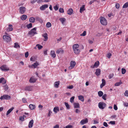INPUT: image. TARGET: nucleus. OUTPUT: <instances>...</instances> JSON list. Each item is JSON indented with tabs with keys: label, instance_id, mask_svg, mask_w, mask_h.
Here are the masks:
<instances>
[{
	"label": "nucleus",
	"instance_id": "obj_1",
	"mask_svg": "<svg viewBox=\"0 0 128 128\" xmlns=\"http://www.w3.org/2000/svg\"><path fill=\"white\" fill-rule=\"evenodd\" d=\"M72 48L74 53L76 54H79L80 52L79 45L78 44H74L72 46Z\"/></svg>",
	"mask_w": 128,
	"mask_h": 128
},
{
	"label": "nucleus",
	"instance_id": "obj_2",
	"mask_svg": "<svg viewBox=\"0 0 128 128\" xmlns=\"http://www.w3.org/2000/svg\"><path fill=\"white\" fill-rule=\"evenodd\" d=\"M36 28H34L31 30L28 33V34L31 36H33L35 34H36Z\"/></svg>",
	"mask_w": 128,
	"mask_h": 128
},
{
	"label": "nucleus",
	"instance_id": "obj_3",
	"mask_svg": "<svg viewBox=\"0 0 128 128\" xmlns=\"http://www.w3.org/2000/svg\"><path fill=\"white\" fill-rule=\"evenodd\" d=\"M100 22L101 24L103 25H106L107 22L106 19L104 18L101 16L100 18Z\"/></svg>",
	"mask_w": 128,
	"mask_h": 128
},
{
	"label": "nucleus",
	"instance_id": "obj_4",
	"mask_svg": "<svg viewBox=\"0 0 128 128\" xmlns=\"http://www.w3.org/2000/svg\"><path fill=\"white\" fill-rule=\"evenodd\" d=\"M106 104L103 102H100L98 103V106L101 109H104L106 106Z\"/></svg>",
	"mask_w": 128,
	"mask_h": 128
},
{
	"label": "nucleus",
	"instance_id": "obj_5",
	"mask_svg": "<svg viewBox=\"0 0 128 128\" xmlns=\"http://www.w3.org/2000/svg\"><path fill=\"white\" fill-rule=\"evenodd\" d=\"M0 69L4 71H6L10 70L9 68L5 65L2 66L0 67Z\"/></svg>",
	"mask_w": 128,
	"mask_h": 128
},
{
	"label": "nucleus",
	"instance_id": "obj_6",
	"mask_svg": "<svg viewBox=\"0 0 128 128\" xmlns=\"http://www.w3.org/2000/svg\"><path fill=\"white\" fill-rule=\"evenodd\" d=\"M3 38L4 41L7 42H9L11 40L10 37L8 36L4 35L3 36Z\"/></svg>",
	"mask_w": 128,
	"mask_h": 128
},
{
	"label": "nucleus",
	"instance_id": "obj_7",
	"mask_svg": "<svg viewBox=\"0 0 128 128\" xmlns=\"http://www.w3.org/2000/svg\"><path fill=\"white\" fill-rule=\"evenodd\" d=\"M10 98V96L8 95L4 94L0 98V99L1 100H8Z\"/></svg>",
	"mask_w": 128,
	"mask_h": 128
},
{
	"label": "nucleus",
	"instance_id": "obj_8",
	"mask_svg": "<svg viewBox=\"0 0 128 128\" xmlns=\"http://www.w3.org/2000/svg\"><path fill=\"white\" fill-rule=\"evenodd\" d=\"M76 62L74 61H71L70 62V66L69 67L70 69H72L75 66Z\"/></svg>",
	"mask_w": 128,
	"mask_h": 128
},
{
	"label": "nucleus",
	"instance_id": "obj_9",
	"mask_svg": "<svg viewBox=\"0 0 128 128\" xmlns=\"http://www.w3.org/2000/svg\"><path fill=\"white\" fill-rule=\"evenodd\" d=\"M13 26L11 24H9L8 27L6 28L7 32H9L12 31L13 30Z\"/></svg>",
	"mask_w": 128,
	"mask_h": 128
},
{
	"label": "nucleus",
	"instance_id": "obj_10",
	"mask_svg": "<svg viewBox=\"0 0 128 128\" xmlns=\"http://www.w3.org/2000/svg\"><path fill=\"white\" fill-rule=\"evenodd\" d=\"M20 12L21 14H24L26 11V8L24 6H22L19 8Z\"/></svg>",
	"mask_w": 128,
	"mask_h": 128
},
{
	"label": "nucleus",
	"instance_id": "obj_11",
	"mask_svg": "<svg viewBox=\"0 0 128 128\" xmlns=\"http://www.w3.org/2000/svg\"><path fill=\"white\" fill-rule=\"evenodd\" d=\"M32 90L33 86H26L24 88V90L26 91H31Z\"/></svg>",
	"mask_w": 128,
	"mask_h": 128
},
{
	"label": "nucleus",
	"instance_id": "obj_12",
	"mask_svg": "<svg viewBox=\"0 0 128 128\" xmlns=\"http://www.w3.org/2000/svg\"><path fill=\"white\" fill-rule=\"evenodd\" d=\"M64 51L63 49L62 48H59L57 50L56 53L57 54H62L64 53Z\"/></svg>",
	"mask_w": 128,
	"mask_h": 128
},
{
	"label": "nucleus",
	"instance_id": "obj_13",
	"mask_svg": "<svg viewBox=\"0 0 128 128\" xmlns=\"http://www.w3.org/2000/svg\"><path fill=\"white\" fill-rule=\"evenodd\" d=\"M88 122V120L87 118L85 119L82 120L80 122V124L82 125H83Z\"/></svg>",
	"mask_w": 128,
	"mask_h": 128
},
{
	"label": "nucleus",
	"instance_id": "obj_14",
	"mask_svg": "<svg viewBox=\"0 0 128 128\" xmlns=\"http://www.w3.org/2000/svg\"><path fill=\"white\" fill-rule=\"evenodd\" d=\"M48 5L47 4H45L42 5L40 7V9L42 10H45L46 8H48Z\"/></svg>",
	"mask_w": 128,
	"mask_h": 128
},
{
	"label": "nucleus",
	"instance_id": "obj_15",
	"mask_svg": "<svg viewBox=\"0 0 128 128\" xmlns=\"http://www.w3.org/2000/svg\"><path fill=\"white\" fill-rule=\"evenodd\" d=\"M37 80L34 76H32L30 78L29 82L30 83H34Z\"/></svg>",
	"mask_w": 128,
	"mask_h": 128
},
{
	"label": "nucleus",
	"instance_id": "obj_16",
	"mask_svg": "<svg viewBox=\"0 0 128 128\" xmlns=\"http://www.w3.org/2000/svg\"><path fill=\"white\" fill-rule=\"evenodd\" d=\"M42 36L44 38V41H46L48 40V34L47 33H46L42 34Z\"/></svg>",
	"mask_w": 128,
	"mask_h": 128
},
{
	"label": "nucleus",
	"instance_id": "obj_17",
	"mask_svg": "<svg viewBox=\"0 0 128 128\" xmlns=\"http://www.w3.org/2000/svg\"><path fill=\"white\" fill-rule=\"evenodd\" d=\"M34 122V120L32 119L29 122L28 125V127L29 128H32L33 126Z\"/></svg>",
	"mask_w": 128,
	"mask_h": 128
},
{
	"label": "nucleus",
	"instance_id": "obj_18",
	"mask_svg": "<svg viewBox=\"0 0 128 128\" xmlns=\"http://www.w3.org/2000/svg\"><path fill=\"white\" fill-rule=\"evenodd\" d=\"M6 80L3 78L2 77L0 78V83H2L3 84H4L6 83Z\"/></svg>",
	"mask_w": 128,
	"mask_h": 128
},
{
	"label": "nucleus",
	"instance_id": "obj_19",
	"mask_svg": "<svg viewBox=\"0 0 128 128\" xmlns=\"http://www.w3.org/2000/svg\"><path fill=\"white\" fill-rule=\"evenodd\" d=\"M101 73V70L100 69H97L96 70V72H95V74L97 76H99Z\"/></svg>",
	"mask_w": 128,
	"mask_h": 128
},
{
	"label": "nucleus",
	"instance_id": "obj_20",
	"mask_svg": "<svg viewBox=\"0 0 128 128\" xmlns=\"http://www.w3.org/2000/svg\"><path fill=\"white\" fill-rule=\"evenodd\" d=\"M102 83L100 84V87L101 88H102L106 84V81L104 79H102Z\"/></svg>",
	"mask_w": 128,
	"mask_h": 128
},
{
	"label": "nucleus",
	"instance_id": "obj_21",
	"mask_svg": "<svg viewBox=\"0 0 128 128\" xmlns=\"http://www.w3.org/2000/svg\"><path fill=\"white\" fill-rule=\"evenodd\" d=\"M60 84V81H56V82L54 84V86L56 88H58L59 87V85Z\"/></svg>",
	"mask_w": 128,
	"mask_h": 128
},
{
	"label": "nucleus",
	"instance_id": "obj_22",
	"mask_svg": "<svg viewBox=\"0 0 128 128\" xmlns=\"http://www.w3.org/2000/svg\"><path fill=\"white\" fill-rule=\"evenodd\" d=\"M29 107L31 110H34L36 108V106L35 105L30 104L29 106Z\"/></svg>",
	"mask_w": 128,
	"mask_h": 128
},
{
	"label": "nucleus",
	"instance_id": "obj_23",
	"mask_svg": "<svg viewBox=\"0 0 128 128\" xmlns=\"http://www.w3.org/2000/svg\"><path fill=\"white\" fill-rule=\"evenodd\" d=\"M53 110L55 113H56L59 110V108L58 106L55 107L54 108Z\"/></svg>",
	"mask_w": 128,
	"mask_h": 128
},
{
	"label": "nucleus",
	"instance_id": "obj_24",
	"mask_svg": "<svg viewBox=\"0 0 128 128\" xmlns=\"http://www.w3.org/2000/svg\"><path fill=\"white\" fill-rule=\"evenodd\" d=\"M85 10V6L84 5H83L80 8V13H82V12Z\"/></svg>",
	"mask_w": 128,
	"mask_h": 128
},
{
	"label": "nucleus",
	"instance_id": "obj_25",
	"mask_svg": "<svg viewBox=\"0 0 128 128\" xmlns=\"http://www.w3.org/2000/svg\"><path fill=\"white\" fill-rule=\"evenodd\" d=\"M36 20L37 21H38L41 23H42L43 22L41 18L38 17H37L36 18Z\"/></svg>",
	"mask_w": 128,
	"mask_h": 128
},
{
	"label": "nucleus",
	"instance_id": "obj_26",
	"mask_svg": "<svg viewBox=\"0 0 128 128\" xmlns=\"http://www.w3.org/2000/svg\"><path fill=\"white\" fill-rule=\"evenodd\" d=\"M14 108V107H12L10 108L7 112L6 115L8 116V115L13 110Z\"/></svg>",
	"mask_w": 128,
	"mask_h": 128
},
{
	"label": "nucleus",
	"instance_id": "obj_27",
	"mask_svg": "<svg viewBox=\"0 0 128 128\" xmlns=\"http://www.w3.org/2000/svg\"><path fill=\"white\" fill-rule=\"evenodd\" d=\"M73 105L75 108H79L80 107V104L78 103H74L73 104Z\"/></svg>",
	"mask_w": 128,
	"mask_h": 128
},
{
	"label": "nucleus",
	"instance_id": "obj_28",
	"mask_svg": "<svg viewBox=\"0 0 128 128\" xmlns=\"http://www.w3.org/2000/svg\"><path fill=\"white\" fill-rule=\"evenodd\" d=\"M50 54L52 57L54 58L56 57V54H55V52L54 50H51L50 52Z\"/></svg>",
	"mask_w": 128,
	"mask_h": 128
},
{
	"label": "nucleus",
	"instance_id": "obj_29",
	"mask_svg": "<svg viewBox=\"0 0 128 128\" xmlns=\"http://www.w3.org/2000/svg\"><path fill=\"white\" fill-rule=\"evenodd\" d=\"M67 12L68 14L71 15L73 12V10L72 8H70L68 10Z\"/></svg>",
	"mask_w": 128,
	"mask_h": 128
},
{
	"label": "nucleus",
	"instance_id": "obj_30",
	"mask_svg": "<svg viewBox=\"0 0 128 128\" xmlns=\"http://www.w3.org/2000/svg\"><path fill=\"white\" fill-rule=\"evenodd\" d=\"M38 65H39V64L37 62H36L35 63L32 64V66H33V67L34 68H36Z\"/></svg>",
	"mask_w": 128,
	"mask_h": 128
},
{
	"label": "nucleus",
	"instance_id": "obj_31",
	"mask_svg": "<svg viewBox=\"0 0 128 128\" xmlns=\"http://www.w3.org/2000/svg\"><path fill=\"white\" fill-rule=\"evenodd\" d=\"M78 99L80 100L82 102H84V98L83 96L82 95L79 96H78Z\"/></svg>",
	"mask_w": 128,
	"mask_h": 128
},
{
	"label": "nucleus",
	"instance_id": "obj_32",
	"mask_svg": "<svg viewBox=\"0 0 128 128\" xmlns=\"http://www.w3.org/2000/svg\"><path fill=\"white\" fill-rule=\"evenodd\" d=\"M60 20L62 24H64V22L65 21L66 19L65 18H60Z\"/></svg>",
	"mask_w": 128,
	"mask_h": 128
},
{
	"label": "nucleus",
	"instance_id": "obj_33",
	"mask_svg": "<svg viewBox=\"0 0 128 128\" xmlns=\"http://www.w3.org/2000/svg\"><path fill=\"white\" fill-rule=\"evenodd\" d=\"M27 16L26 15H23L21 17V19L22 20H24L27 18Z\"/></svg>",
	"mask_w": 128,
	"mask_h": 128
},
{
	"label": "nucleus",
	"instance_id": "obj_34",
	"mask_svg": "<svg viewBox=\"0 0 128 128\" xmlns=\"http://www.w3.org/2000/svg\"><path fill=\"white\" fill-rule=\"evenodd\" d=\"M98 94L99 96L101 97L103 96V93L102 91H100L98 92Z\"/></svg>",
	"mask_w": 128,
	"mask_h": 128
},
{
	"label": "nucleus",
	"instance_id": "obj_35",
	"mask_svg": "<svg viewBox=\"0 0 128 128\" xmlns=\"http://www.w3.org/2000/svg\"><path fill=\"white\" fill-rule=\"evenodd\" d=\"M14 47L15 48H20V46L17 42H16L14 44Z\"/></svg>",
	"mask_w": 128,
	"mask_h": 128
},
{
	"label": "nucleus",
	"instance_id": "obj_36",
	"mask_svg": "<svg viewBox=\"0 0 128 128\" xmlns=\"http://www.w3.org/2000/svg\"><path fill=\"white\" fill-rule=\"evenodd\" d=\"M99 64V62L98 61L97 62H96L94 64V67H98Z\"/></svg>",
	"mask_w": 128,
	"mask_h": 128
},
{
	"label": "nucleus",
	"instance_id": "obj_37",
	"mask_svg": "<svg viewBox=\"0 0 128 128\" xmlns=\"http://www.w3.org/2000/svg\"><path fill=\"white\" fill-rule=\"evenodd\" d=\"M128 7V2H127L124 4L122 6V8H126Z\"/></svg>",
	"mask_w": 128,
	"mask_h": 128
},
{
	"label": "nucleus",
	"instance_id": "obj_38",
	"mask_svg": "<svg viewBox=\"0 0 128 128\" xmlns=\"http://www.w3.org/2000/svg\"><path fill=\"white\" fill-rule=\"evenodd\" d=\"M29 20L30 22H34L35 21V18L34 17H31L30 18Z\"/></svg>",
	"mask_w": 128,
	"mask_h": 128
},
{
	"label": "nucleus",
	"instance_id": "obj_39",
	"mask_svg": "<svg viewBox=\"0 0 128 128\" xmlns=\"http://www.w3.org/2000/svg\"><path fill=\"white\" fill-rule=\"evenodd\" d=\"M65 105L66 108L67 109H69L70 108V106L68 103L65 102L64 103Z\"/></svg>",
	"mask_w": 128,
	"mask_h": 128
},
{
	"label": "nucleus",
	"instance_id": "obj_40",
	"mask_svg": "<svg viewBox=\"0 0 128 128\" xmlns=\"http://www.w3.org/2000/svg\"><path fill=\"white\" fill-rule=\"evenodd\" d=\"M122 82L120 81L119 82H118L114 84L115 86H120L121 84H122Z\"/></svg>",
	"mask_w": 128,
	"mask_h": 128
},
{
	"label": "nucleus",
	"instance_id": "obj_41",
	"mask_svg": "<svg viewBox=\"0 0 128 128\" xmlns=\"http://www.w3.org/2000/svg\"><path fill=\"white\" fill-rule=\"evenodd\" d=\"M46 27L47 28H50L51 26V24L50 22H48L46 24Z\"/></svg>",
	"mask_w": 128,
	"mask_h": 128
},
{
	"label": "nucleus",
	"instance_id": "obj_42",
	"mask_svg": "<svg viewBox=\"0 0 128 128\" xmlns=\"http://www.w3.org/2000/svg\"><path fill=\"white\" fill-rule=\"evenodd\" d=\"M126 70L125 69L122 68V74H124L126 72Z\"/></svg>",
	"mask_w": 128,
	"mask_h": 128
},
{
	"label": "nucleus",
	"instance_id": "obj_43",
	"mask_svg": "<svg viewBox=\"0 0 128 128\" xmlns=\"http://www.w3.org/2000/svg\"><path fill=\"white\" fill-rule=\"evenodd\" d=\"M26 26L27 28L28 29L32 27V24L31 23H30L29 24H28L26 25Z\"/></svg>",
	"mask_w": 128,
	"mask_h": 128
},
{
	"label": "nucleus",
	"instance_id": "obj_44",
	"mask_svg": "<svg viewBox=\"0 0 128 128\" xmlns=\"http://www.w3.org/2000/svg\"><path fill=\"white\" fill-rule=\"evenodd\" d=\"M86 31H84L83 33L80 34V36H85L86 34Z\"/></svg>",
	"mask_w": 128,
	"mask_h": 128
},
{
	"label": "nucleus",
	"instance_id": "obj_45",
	"mask_svg": "<svg viewBox=\"0 0 128 128\" xmlns=\"http://www.w3.org/2000/svg\"><path fill=\"white\" fill-rule=\"evenodd\" d=\"M114 76V74H110L108 76L109 78L110 79L112 78L113 76Z\"/></svg>",
	"mask_w": 128,
	"mask_h": 128
},
{
	"label": "nucleus",
	"instance_id": "obj_46",
	"mask_svg": "<svg viewBox=\"0 0 128 128\" xmlns=\"http://www.w3.org/2000/svg\"><path fill=\"white\" fill-rule=\"evenodd\" d=\"M74 96H72L70 98V101L72 102V103L74 101Z\"/></svg>",
	"mask_w": 128,
	"mask_h": 128
},
{
	"label": "nucleus",
	"instance_id": "obj_47",
	"mask_svg": "<svg viewBox=\"0 0 128 128\" xmlns=\"http://www.w3.org/2000/svg\"><path fill=\"white\" fill-rule=\"evenodd\" d=\"M59 11L60 12L62 13L64 12V10L62 8H60L59 9Z\"/></svg>",
	"mask_w": 128,
	"mask_h": 128
},
{
	"label": "nucleus",
	"instance_id": "obj_48",
	"mask_svg": "<svg viewBox=\"0 0 128 128\" xmlns=\"http://www.w3.org/2000/svg\"><path fill=\"white\" fill-rule=\"evenodd\" d=\"M19 120L20 121L23 122L24 120V118L22 116H20L19 118Z\"/></svg>",
	"mask_w": 128,
	"mask_h": 128
},
{
	"label": "nucleus",
	"instance_id": "obj_49",
	"mask_svg": "<svg viewBox=\"0 0 128 128\" xmlns=\"http://www.w3.org/2000/svg\"><path fill=\"white\" fill-rule=\"evenodd\" d=\"M36 46L39 50L41 49L43 47L42 46L38 44H37Z\"/></svg>",
	"mask_w": 128,
	"mask_h": 128
},
{
	"label": "nucleus",
	"instance_id": "obj_50",
	"mask_svg": "<svg viewBox=\"0 0 128 128\" xmlns=\"http://www.w3.org/2000/svg\"><path fill=\"white\" fill-rule=\"evenodd\" d=\"M3 87L4 89L6 90H7L8 88V85H7L6 84Z\"/></svg>",
	"mask_w": 128,
	"mask_h": 128
},
{
	"label": "nucleus",
	"instance_id": "obj_51",
	"mask_svg": "<svg viewBox=\"0 0 128 128\" xmlns=\"http://www.w3.org/2000/svg\"><path fill=\"white\" fill-rule=\"evenodd\" d=\"M124 95L127 97H128V90H126L124 94Z\"/></svg>",
	"mask_w": 128,
	"mask_h": 128
},
{
	"label": "nucleus",
	"instance_id": "obj_52",
	"mask_svg": "<svg viewBox=\"0 0 128 128\" xmlns=\"http://www.w3.org/2000/svg\"><path fill=\"white\" fill-rule=\"evenodd\" d=\"M54 8L55 10H57L58 9V6L57 5H56L54 7Z\"/></svg>",
	"mask_w": 128,
	"mask_h": 128
},
{
	"label": "nucleus",
	"instance_id": "obj_53",
	"mask_svg": "<svg viewBox=\"0 0 128 128\" xmlns=\"http://www.w3.org/2000/svg\"><path fill=\"white\" fill-rule=\"evenodd\" d=\"M22 100L23 103H26L27 102L26 99L25 98H23Z\"/></svg>",
	"mask_w": 128,
	"mask_h": 128
},
{
	"label": "nucleus",
	"instance_id": "obj_54",
	"mask_svg": "<svg viewBox=\"0 0 128 128\" xmlns=\"http://www.w3.org/2000/svg\"><path fill=\"white\" fill-rule=\"evenodd\" d=\"M64 128H73V126L72 125H68L66 126Z\"/></svg>",
	"mask_w": 128,
	"mask_h": 128
},
{
	"label": "nucleus",
	"instance_id": "obj_55",
	"mask_svg": "<svg viewBox=\"0 0 128 128\" xmlns=\"http://www.w3.org/2000/svg\"><path fill=\"white\" fill-rule=\"evenodd\" d=\"M111 56L112 54L110 53H109L107 54V57L109 59L110 58V56Z\"/></svg>",
	"mask_w": 128,
	"mask_h": 128
},
{
	"label": "nucleus",
	"instance_id": "obj_56",
	"mask_svg": "<svg viewBox=\"0 0 128 128\" xmlns=\"http://www.w3.org/2000/svg\"><path fill=\"white\" fill-rule=\"evenodd\" d=\"M106 94H104L102 96V98L104 100H106Z\"/></svg>",
	"mask_w": 128,
	"mask_h": 128
},
{
	"label": "nucleus",
	"instance_id": "obj_57",
	"mask_svg": "<svg viewBox=\"0 0 128 128\" xmlns=\"http://www.w3.org/2000/svg\"><path fill=\"white\" fill-rule=\"evenodd\" d=\"M109 123L112 124L114 125L115 124V122L114 121H111L109 122Z\"/></svg>",
	"mask_w": 128,
	"mask_h": 128
},
{
	"label": "nucleus",
	"instance_id": "obj_58",
	"mask_svg": "<svg viewBox=\"0 0 128 128\" xmlns=\"http://www.w3.org/2000/svg\"><path fill=\"white\" fill-rule=\"evenodd\" d=\"M123 102L124 103L123 104L125 106H126V107L128 106V103L124 102Z\"/></svg>",
	"mask_w": 128,
	"mask_h": 128
},
{
	"label": "nucleus",
	"instance_id": "obj_59",
	"mask_svg": "<svg viewBox=\"0 0 128 128\" xmlns=\"http://www.w3.org/2000/svg\"><path fill=\"white\" fill-rule=\"evenodd\" d=\"M52 113V111L50 110H48V116H50L51 114Z\"/></svg>",
	"mask_w": 128,
	"mask_h": 128
},
{
	"label": "nucleus",
	"instance_id": "obj_60",
	"mask_svg": "<svg viewBox=\"0 0 128 128\" xmlns=\"http://www.w3.org/2000/svg\"><path fill=\"white\" fill-rule=\"evenodd\" d=\"M115 6L116 8L118 9L120 7V4H116Z\"/></svg>",
	"mask_w": 128,
	"mask_h": 128
},
{
	"label": "nucleus",
	"instance_id": "obj_61",
	"mask_svg": "<svg viewBox=\"0 0 128 128\" xmlns=\"http://www.w3.org/2000/svg\"><path fill=\"white\" fill-rule=\"evenodd\" d=\"M103 125L106 127H107L108 126V125L107 124V123L105 122H104Z\"/></svg>",
	"mask_w": 128,
	"mask_h": 128
},
{
	"label": "nucleus",
	"instance_id": "obj_62",
	"mask_svg": "<svg viewBox=\"0 0 128 128\" xmlns=\"http://www.w3.org/2000/svg\"><path fill=\"white\" fill-rule=\"evenodd\" d=\"M114 109L115 110H117L118 109V107L117 106L116 104H114Z\"/></svg>",
	"mask_w": 128,
	"mask_h": 128
},
{
	"label": "nucleus",
	"instance_id": "obj_63",
	"mask_svg": "<svg viewBox=\"0 0 128 128\" xmlns=\"http://www.w3.org/2000/svg\"><path fill=\"white\" fill-rule=\"evenodd\" d=\"M73 88H74V86L72 85H71L70 86H69L67 87V88H69V89H72Z\"/></svg>",
	"mask_w": 128,
	"mask_h": 128
},
{
	"label": "nucleus",
	"instance_id": "obj_64",
	"mask_svg": "<svg viewBox=\"0 0 128 128\" xmlns=\"http://www.w3.org/2000/svg\"><path fill=\"white\" fill-rule=\"evenodd\" d=\"M29 54L28 52H27L25 53V57L26 58L28 57V56Z\"/></svg>",
	"mask_w": 128,
	"mask_h": 128
}]
</instances>
